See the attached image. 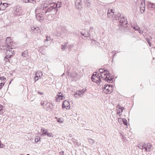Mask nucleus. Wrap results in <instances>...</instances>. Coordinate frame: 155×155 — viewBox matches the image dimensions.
<instances>
[{
	"label": "nucleus",
	"mask_w": 155,
	"mask_h": 155,
	"mask_svg": "<svg viewBox=\"0 0 155 155\" xmlns=\"http://www.w3.org/2000/svg\"><path fill=\"white\" fill-rule=\"evenodd\" d=\"M116 19L118 20L119 22V25L120 26L124 28H126L127 26V21L125 17L121 16L120 14L119 16L117 15L116 16Z\"/></svg>",
	"instance_id": "obj_1"
},
{
	"label": "nucleus",
	"mask_w": 155,
	"mask_h": 155,
	"mask_svg": "<svg viewBox=\"0 0 155 155\" xmlns=\"http://www.w3.org/2000/svg\"><path fill=\"white\" fill-rule=\"evenodd\" d=\"M41 11V8H37L35 10V12L36 13V17L37 20L39 21L40 22L41 21L44 19V18L43 15H44L43 12H40Z\"/></svg>",
	"instance_id": "obj_2"
},
{
	"label": "nucleus",
	"mask_w": 155,
	"mask_h": 155,
	"mask_svg": "<svg viewBox=\"0 0 155 155\" xmlns=\"http://www.w3.org/2000/svg\"><path fill=\"white\" fill-rule=\"evenodd\" d=\"M54 3H51L48 6L45 5V4L43 5V10L45 12H43L44 14H45L47 12H53V10H55L54 9V7L53 6H51V5L53 4Z\"/></svg>",
	"instance_id": "obj_3"
},
{
	"label": "nucleus",
	"mask_w": 155,
	"mask_h": 155,
	"mask_svg": "<svg viewBox=\"0 0 155 155\" xmlns=\"http://www.w3.org/2000/svg\"><path fill=\"white\" fill-rule=\"evenodd\" d=\"M113 87V86L112 85L106 84L102 88L103 91L106 94H110L112 92L111 91L112 90Z\"/></svg>",
	"instance_id": "obj_4"
},
{
	"label": "nucleus",
	"mask_w": 155,
	"mask_h": 155,
	"mask_svg": "<svg viewBox=\"0 0 155 155\" xmlns=\"http://www.w3.org/2000/svg\"><path fill=\"white\" fill-rule=\"evenodd\" d=\"M12 49L8 48L7 49L6 54V56L8 57L9 58H11L13 56V54H14V51H12Z\"/></svg>",
	"instance_id": "obj_5"
},
{
	"label": "nucleus",
	"mask_w": 155,
	"mask_h": 155,
	"mask_svg": "<svg viewBox=\"0 0 155 155\" xmlns=\"http://www.w3.org/2000/svg\"><path fill=\"white\" fill-rule=\"evenodd\" d=\"M75 2L76 8L78 9H80L81 8L82 5L81 0H76Z\"/></svg>",
	"instance_id": "obj_6"
},
{
	"label": "nucleus",
	"mask_w": 155,
	"mask_h": 155,
	"mask_svg": "<svg viewBox=\"0 0 155 155\" xmlns=\"http://www.w3.org/2000/svg\"><path fill=\"white\" fill-rule=\"evenodd\" d=\"M62 107L63 108H65L67 109L68 108H69L70 106L68 101L66 100L64 101L62 104Z\"/></svg>",
	"instance_id": "obj_7"
},
{
	"label": "nucleus",
	"mask_w": 155,
	"mask_h": 155,
	"mask_svg": "<svg viewBox=\"0 0 155 155\" xmlns=\"http://www.w3.org/2000/svg\"><path fill=\"white\" fill-rule=\"evenodd\" d=\"M114 15V12L112 9H109L107 12V16L109 18L112 17Z\"/></svg>",
	"instance_id": "obj_8"
},
{
	"label": "nucleus",
	"mask_w": 155,
	"mask_h": 155,
	"mask_svg": "<svg viewBox=\"0 0 155 155\" xmlns=\"http://www.w3.org/2000/svg\"><path fill=\"white\" fill-rule=\"evenodd\" d=\"M104 79H105V81L109 83H112L113 81V79L111 76V77L106 76V78H104Z\"/></svg>",
	"instance_id": "obj_9"
},
{
	"label": "nucleus",
	"mask_w": 155,
	"mask_h": 155,
	"mask_svg": "<svg viewBox=\"0 0 155 155\" xmlns=\"http://www.w3.org/2000/svg\"><path fill=\"white\" fill-rule=\"evenodd\" d=\"M8 5L7 3H3L2 4H0V10H4L8 7Z\"/></svg>",
	"instance_id": "obj_10"
},
{
	"label": "nucleus",
	"mask_w": 155,
	"mask_h": 155,
	"mask_svg": "<svg viewBox=\"0 0 155 155\" xmlns=\"http://www.w3.org/2000/svg\"><path fill=\"white\" fill-rule=\"evenodd\" d=\"M57 26L58 27H61V33H65L67 31V29L65 27L61 26L60 24H58V25Z\"/></svg>",
	"instance_id": "obj_11"
},
{
	"label": "nucleus",
	"mask_w": 155,
	"mask_h": 155,
	"mask_svg": "<svg viewBox=\"0 0 155 155\" xmlns=\"http://www.w3.org/2000/svg\"><path fill=\"white\" fill-rule=\"evenodd\" d=\"M94 74L92 76L91 78V79L92 81H93L94 82H96L98 84H100L101 82V79L100 78H99L98 79V80H95V79L94 78Z\"/></svg>",
	"instance_id": "obj_12"
},
{
	"label": "nucleus",
	"mask_w": 155,
	"mask_h": 155,
	"mask_svg": "<svg viewBox=\"0 0 155 155\" xmlns=\"http://www.w3.org/2000/svg\"><path fill=\"white\" fill-rule=\"evenodd\" d=\"M64 97L62 94L61 95H58L57 96H56V97L57 101H60V99H61V100H63L64 99Z\"/></svg>",
	"instance_id": "obj_13"
},
{
	"label": "nucleus",
	"mask_w": 155,
	"mask_h": 155,
	"mask_svg": "<svg viewBox=\"0 0 155 155\" xmlns=\"http://www.w3.org/2000/svg\"><path fill=\"white\" fill-rule=\"evenodd\" d=\"M68 42H64V45H62L61 48L62 51H64L67 48V45Z\"/></svg>",
	"instance_id": "obj_14"
},
{
	"label": "nucleus",
	"mask_w": 155,
	"mask_h": 155,
	"mask_svg": "<svg viewBox=\"0 0 155 155\" xmlns=\"http://www.w3.org/2000/svg\"><path fill=\"white\" fill-rule=\"evenodd\" d=\"M145 144V147H144V149L146 150V151H149L150 149L151 148V146L150 144H147L146 147V144L145 143H144Z\"/></svg>",
	"instance_id": "obj_15"
},
{
	"label": "nucleus",
	"mask_w": 155,
	"mask_h": 155,
	"mask_svg": "<svg viewBox=\"0 0 155 155\" xmlns=\"http://www.w3.org/2000/svg\"><path fill=\"white\" fill-rule=\"evenodd\" d=\"M12 44L11 41H10L9 43H8L7 44V46L8 48L10 49H13L12 47Z\"/></svg>",
	"instance_id": "obj_16"
},
{
	"label": "nucleus",
	"mask_w": 155,
	"mask_h": 155,
	"mask_svg": "<svg viewBox=\"0 0 155 155\" xmlns=\"http://www.w3.org/2000/svg\"><path fill=\"white\" fill-rule=\"evenodd\" d=\"M28 55V51L27 50L25 51L21 54V55L23 57H26Z\"/></svg>",
	"instance_id": "obj_17"
},
{
	"label": "nucleus",
	"mask_w": 155,
	"mask_h": 155,
	"mask_svg": "<svg viewBox=\"0 0 155 155\" xmlns=\"http://www.w3.org/2000/svg\"><path fill=\"white\" fill-rule=\"evenodd\" d=\"M138 146V147L141 149H144L145 144H143V143L139 144Z\"/></svg>",
	"instance_id": "obj_18"
},
{
	"label": "nucleus",
	"mask_w": 155,
	"mask_h": 155,
	"mask_svg": "<svg viewBox=\"0 0 155 155\" xmlns=\"http://www.w3.org/2000/svg\"><path fill=\"white\" fill-rule=\"evenodd\" d=\"M54 7V9H55V10H53V12H51L52 14L53 15H54L56 14V13L58 11V9L57 8L55 7V6H53Z\"/></svg>",
	"instance_id": "obj_19"
},
{
	"label": "nucleus",
	"mask_w": 155,
	"mask_h": 155,
	"mask_svg": "<svg viewBox=\"0 0 155 155\" xmlns=\"http://www.w3.org/2000/svg\"><path fill=\"white\" fill-rule=\"evenodd\" d=\"M87 139L88 142L91 144H93L94 143V141L90 138H87Z\"/></svg>",
	"instance_id": "obj_20"
},
{
	"label": "nucleus",
	"mask_w": 155,
	"mask_h": 155,
	"mask_svg": "<svg viewBox=\"0 0 155 155\" xmlns=\"http://www.w3.org/2000/svg\"><path fill=\"white\" fill-rule=\"evenodd\" d=\"M61 2H58L57 3V4H54L53 5L55 6V7H56L57 8H59L61 7Z\"/></svg>",
	"instance_id": "obj_21"
},
{
	"label": "nucleus",
	"mask_w": 155,
	"mask_h": 155,
	"mask_svg": "<svg viewBox=\"0 0 155 155\" xmlns=\"http://www.w3.org/2000/svg\"><path fill=\"white\" fill-rule=\"evenodd\" d=\"M0 49L3 50H5L6 49L7 50V49H8L7 45H2V47H1Z\"/></svg>",
	"instance_id": "obj_22"
},
{
	"label": "nucleus",
	"mask_w": 155,
	"mask_h": 155,
	"mask_svg": "<svg viewBox=\"0 0 155 155\" xmlns=\"http://www.w3.org/2000/svg\"><path fill=\"white\" fill-rule=\"evenodd\" d=\"M104 74H106V76H108L111 77V74L109 73V72L108 70H107L106 69V71H105V72L104 73Z\"/></svg>",
	"instance_id": "obj_23"
},
{
	"label": "nucleus",
	"mask_w": 155,
	"mask_h": 155,
	"mask_svg": "<svg viewBox=\"0 0 155 155\" xmlns=\"http://www.w3.org/2000/svg\"><path fill=\"white\" fill-rule=\"evenodd\" d=\"M40 140V137L38 136H35V142H38Z\"/></svg>",
	"instance_id": "obj_24"
},
{
	"label": "nucleus",
	"mask_w": 155,
	"mask_h": 155,
	"mask_svg": "<svg viewBox=\"0 0 155 155\" xmlns=\"http://www.w3.org/2000/svg\"><path fill=\"white\" fill-rule=\"evenodd\" d=\"M91 33L89 31H85V37H90L91 36Z\"/></svg>",
	"instance_id": "obj_25"
},
{
	"label": "nucleus",
	"mask_w": 155,
	"mask_h": 155,
	"mask_svg": "<svg viewBox=\"0 0 155 155\" xmlns=\"http://www.w3.org/2000/svg\"><path fill=\"white\" fill-rule=\"evenodd\" d=\"M106 74H105L104 73L101 74L100 75V76L105 81V79H104V78H106Z\"/></svg>",
	"instance_id": "obj_26"
},
{
	"label": "nucleus",
	"mask_w": 155,
	"mask_h": 155,
	"mask_svg": "<svg viewBox=\"0 0 155 155\" xmlns=\"http://www.w3.org/2000/svg\"><path fill=\"white\" fill-rule=\"evenodd\" d=\"M4 107L2 105H0V114H1L2 113H3V109H4Z\"/></svg>",
	"instance_id": "obj_27"
},
{
	"label": "nucleus",
	"mask_w": 155,
	"mask_h": 155,
	"mask_svg": "<svg viewBox=\"0 0 155 155\" xmlns=\"http://www.w3.org/2000/svg\"><path fill=\"white\" fill-rule=\"evenodd\" d=\"M9 58H8V57L5 56L4 57V60H5V62H10L9 60Z\"/></svg>",
	"instance_id": "obj_28"
},
{
	"label": "nucleus",
	"mask_w": 155,
	"mask_h": 155,
	"mask_svg": "<svg viewBox=\"0 0 155 155\" xmlns=\"http://www.w3.org/2000/svg\"><path fill=\"white\" fill-rule=\"evenodd\" d=\"M117 108L120 109L121 110V112H122L123 111V110L124 109V107H122L119 105H117L116 107Z\"/></svg>",
	"instance_id": "obj_29"
},
{
	"label": "nucleus",
	"mask_w": 155,
	"mask_h": 155,
	"mask_svg": "<svg viewBox=\"0 0 155 155\" xmlns=\"http://www.w3.org/2000/svg\"><path fill=\"white\" fill-rule=\"evenodd\" d=\"M51 40V39L50 37H46V38L44 41L45 44H46V41H50Z\"/></svg>",
	"instance_id": "obj_30"
},
{
	"label": "nucleus",
	"mask_w": 155,
	"mask_h": 155,
	"mask_svg": "<svg viewBox=\"0 0 155 155\" xmlns=\"http://www.w3.org/2000/svg\"><path fill=\"white\" fill-rule=\"evenodd\" d=\"M76 93L79 96L82 97V95H82V93H81V90L77 91V92H76Z\"/></svg>",
	"instance_id": "obj_31"
},
{
	"label": "nucleus",
	"mask_w": 155,
	"mask_h": 155,
	"mask_svg": "<svg viewBox=\"0 0 155 155\" xmlns=\"http://www.w3.org/2000/svg\"><path fill=\"white\" fill-rule=\"evenodd\" d=\"M105 71H106V69L103 70L101 68L99 69V71L101 73L103 74L105 72Z\"/></svg>",
	"instance_id": "obj_32"
},
{
	"label": "nucleus",
	"mask_w": 155,
	"mask_h": 155,
	"mask_svg": "<svg viewBox=\"0 0 155 155\" xmlns=\"http://www.w3.org/2000/svg\"><path fill=\"white\" fill-rule=\"evenodd\" d=\"M71 140L74 143V144H75V145L77 144V142L76 141V140L74 138H72Z\"/></svg>",
	"instance_id": "obj_33"
},
{
	"label": "nucleus",
	"mask_w": 155,
	"mask_h": 155,
	"mask_svg": "<svg viewBox=\"0 0 155 155\" xmlns=\"http://www.w3.org/2000/svg\"><path fill=\"white\" fill-rule=\"evenodd\" d=\"M31 32L32 33H34L35 32V27H32L31 28Z\"/></svg>",
	"instance_id": "obj_34"
},
{
	"label": "nucleus",
	"mask_w": 155,
	"mask_h": 155,
	"mask_svg": "<svg viewBox=\"0 0 155 155\" xmlns=\"http://www.w3.org/2000/svg\"><path fill=\"white\" fill-rule=\"evenodd\" d=\"M146 41H147L148 43V44L150 45V46H151V43L150 42L149 39H148L147 38H146Z\"/></svg>",
	"instance_id": "obj_35"
},
{
	"label": "nucleus",
	"mask_w": 155,
	"mask_h": 155,
	"mask_svg": "<svg viewBox=\"0 0 155 155\" xmlns=\"http://www.w3.org/2000/svg\"><path fill=\"white\" fill-rule=\"evenodd\" d=\"M5 83V82H4L3 83H1L0 84V89L2 88V87L3 86Z\"/></svg>",
	"instance_id": "obj_36"
},
{
	"label": "nucleus",
	"mask_w": 155,
	"mask_h": 155,
	"mask_svg": "<svg viewBox=\"0 0 155 155\" xmlns=\"http://www.w3.org/2000/svg\"><path fill=\"white\" fill-rule=\"evenodd\" d=\"M123 123L125 125H126V126L127 125V120H123Z\"/></svg>",
	"instance_id": "obj_37"
},
{
	"label": "nucleus",
	"mask_w": 155,
	"mask_h": 155,
	"mask_svg": "<svg viewBox=\"0 0 155 155\" xmlns=\"http://www.w3.org/2000/svg\"><path fill=\"white\" fill-rule=\"evenodd\" d=\"M29 2L30 3H31L33 4H35L36 2V0H29Z\"/></svg>",
	"instance_id": "obj_38"
},
{
	"label": "nucleus",
	"mask_w": 155,
	"mask_h": 155,
	"mask_svg": "<svg viewBox=\"0 0 155 155\" xmlns=\"http://www.w3.org/2000/svg\"><path fill=\"white\" fill-rule=\"evenodd\" d=\"M81 34L82 36H85V30H84L83 31H82L81 32Z\"/></svg>",
	"instance_id": "obj_39"
},
{
	"label": "nucleus",
	"mask_w": 155,
	"mask_h": 155,
	"mask_svg": "<svg viewBox=\"0 0 155 155\" xmlns=\"http://www.w3.org/2000/svg\"><path fill=\"white\" fill-rule=\"evenodd\" d=\"M47 135L48 137H53V136L52 135V134L51 133H48V134Z\"/></svg>",
	"instance_id": "obj_40"
},
{
	"label": "nucleus",
	"mask_w": 155,
	"mask_h": 155,
	"mask_svg": "<svg viewBox=\"0 0 155 155\" xmlns=\"http://www.w3.org/2000/svg\"><path fill=\"white\" fill-rule=\"evenodd\" d=\"M94 29L92 27H90V28L89 30V32L91 33V32H94L93 31Z\"/></svg>",
	"instance_id": "obj_41"
},
{
	"label": "nucleus",
	"mask_w": 155,
	"mask_h": 155,
	"mask_svg": "<svg viewBox=\"0 0 155 155\" xmlns=\"http://www.w3.org/2000/svg\"><path fill=\"white\" fill-rule=\"evenodd\" d=\"M4 146L5 145L1 143V142L0 140V148H3Z\"/></svg>",
	"instance_id": "obj_42"
},
{
	"label": "nucleus",
	"mask_w": 155,
	"mask_h": 155,
	"mask_svg": "<svg viewBox=\"0 0 155 155\" xmlns=\"http://www.w3.org/2000/svg\"><path fill=\"white\" fill-rule=\"evenodd\" d=\"M91 41L92 42L93 44H96V43H98L97 41H95L94 39H91Z\"/></svg>",
	"instance_id": "obj_43"
},
{
	"label": "nucleus",
	"mask_w": 155,
	"mask_h": 155,
	"mask_svg": "<svg viewBox=\"0 0 155 155\" xmlns=\"http://www.w3.org/2000/svg\"><path fill=\"white\" fill-rule=\"evenodd\" d=\"M57 121L58 122H60L61 123H62L63 122V121L62 120V119H61L60 118H58V119L57 120Z\"/></svg>",
	"instance_id": "obj_44"
},
{
	"label": "nucleus",
	"mask_w": 155,
	"mask_h": 155,
	"mask_svg": "<svg viewBox=\"0 0 155 155\" xmlns=\"http://www.w3.org/2000/svg\"><path fill=\"white\" fill-rule=\"evenodd\" d=\"M0 79L1 80L5 81L6 79V78L4 77H0Z\"/></svg>",
	"instance_id": "obj_45"
},
{
	"label": "nucleus",
	"mask_w": 155,
	"mask_h": 155,
	"mask_svg": "<svg viewBox=\"0 0 155 155\" xmlns=\"http://www.w3.org/2000/svg\"><path fill=\"white\" fill-rule=\"evenodd\" d=\"M40 74H39L38 73V72H37L35 74V76L37 77H40Z\"/></svg>",
	"instance_id": "obj_46"
},
{
	"label": "nucleus",
	"mask_w": 155,
	"mask_h": 155,
	"mask_svg": "<svg viewBox=\"0 0 155 155\" xmlns=\"http://www.w3.org/2000/svg\"><path fill=\"white\" fill-rule=\"evenodd\" d=\"M140 10L141 13H143L145 11V9H143V8L142 9L141 8H140Z\"/></svg>",
	"instance_id": "obj_47"
},
{
	"label": "nucleus",
	"mask_w": 155,
	"mask_h": 155,
	"mask_svg": "<svg viewBox=\"0 0 155 155\" xmlns=\"http://www.w3.org/2000/svg\"><path fill=\"white\" fill-rule=\"evenodd\" d=\"M155 4L152 3L151 4V7L152 8H155Z\"/></svg>",
	"instance_id": "obj_48"
},
{
	"label": "nucleus",
	"mask_w": 155,
	"mask_h": 155,
	"mask_svg": "<svg viewBox=\"0 0 155 155\" xmlns=\"http://www.w3.org/2000/svg\"><path fill=\"white\" fill-rule=\"evenodd\" d=\"M74 96L76 98H78V94H77L76 93L74 94Z\"/></svg>",
	"instance_id": "obj_49"
},
{
	"label": "nucleus",
	"mask_w": 155,
	"mask_h": 155,
	"mask_svg": "<svg viewBox=\"0 0 155 155\" xmlns=\"http://www.w3.org/2000/svg\"><path fill=\"white\" fill-rule=\"evenodd\" d=\"M48 133L47 131H45L42 134L45 135H47Z\"/></svg>",
	"instance_id": "obj_50"
},
{
	"label": "nucleus",
	"mask_w": 155,
	"mask_h": 155,
	"mask_svg": "<svg viewBox=\"0 0 155 155\" xmlns=\"http://www.w3.org/2000/svg\"><path fill=\"white\" fill-rule=\"evenodd\" d=\"M85 91H86V90H84V89H82L81 90V92L82 93V94L84 93V92H85Z\"/></svg>",
	"instance_id": "obj_51"
},
{
	"label": "nucleus",
	"mask_w": 155,
	"mask_h": 155,
	"mask_svg": "<svg viewBox=\"0 0 155 155\" xmlns=\"http://www.w3.org/2000/svg\"><path fill=\"white\" fill-rule=\"evenodd\" d=\"M35 31H38L39 30V28L37 27V28H35Z\"/></svg>",
	"instance_id": "obj_52"
},
{
	"label": "nucleus",
	"mask_w": 155,
	"mask_h": 155,
	"mask_svg": "<svg viewBox=\"0 0 155 155\" xmlns=\"http://www.w3.org/2000/svg\"><path fill=\"white\" fill-rule=\"evenodd\" d=\"M23 2H24L27 3L28 2H29V0H23Z\"/></svg>",
	"instance_id": "obj_53"
},
{
	"label": "nucleus",
	"mask_w": 155,
	"mask_h": 155,
	"mask_svg": "<svg viewBox=\"0 0 155 155\" xmlns=\"http://www.w3.org/2000/svg\"><path fill=\"white\" fill-rule=\"evenodd\" d=\"M34 79L35 81H37L39 79V78H38L37 77H36L35 76V77L34 78Z\"/></svg>",
	"instance_id": "obj_54"
},
{
	"label": "nucleus",
	"mask_w": 155,
	"mask_h": 155,
	"mask_svg": "<svg viewBox=\"0 0 155 155\" xmlns=\"http://www.w3.org/2000/svg\"><path fill=\"white\" fill-rule=\"evenodd\" d=\"M38 93L39 94L41 95H43L44 94V93H43L39 91H38Z\"/></svg>",
	"instance_id": "obj_55"
},
{
	"label": "nucleus",
	"mask_w": 155,
	"mask_h": 155,
	"mask_svg": "<svg viewBox=\"0 0 155 155\" xmlns=\"http://www.w3.org/2000/svg\"><path fill=\"white\" fill-rule=\"evenodd\" d=\"M45 101H43V102H41V106H43L45 104Z\"/></svg>",
	"instance_id": "obj_56"
},
{
	"label": "nucleus",
	"mask_w": 155,
	"mask_h": 155,
	"mask_svg": "<svg viewBox=\"0 0 155 155\" xmlns=\"http://www.w3.org/2000/svg\"><path fill=\"white\" fill-rule=\"evenodd\" d=\"M41 131L44 133L45 131V130L44 128H42L41 129Z\"/></svg>",
	"instance_id": "obj_57"
},
{
	"label": "nucleus",
	"mask_w": 155,
	"mask_h": 155,
	"mask_svg": "<svg viewBox=\"0 0 155 155\" xmlns=\"http://www.w3.org/2000/svg\"><path fill=\"white\" fill-rule=\"evenodd\" d=\"M73 47V45H68V48H71Z\"/></svg>",
	"instance_id": "obj_58"
},
{
	"label": "nucleus",
	"mask_w": 155,
	"mask_h": 155,
	"mask_svg": "<svg viewBox=\"0 0 155 155\" xmlns=\"http://www.w3.org/2000/svg\"><path fill=\"white\" fill-rule=\"evenodd\" d=\"M136 30H137L138 31H139L140 33V28L138 27Z\"/></svg>",
	"instance_id": "obj_59"
},
{
	"label": "nucleus",
	"mask_w": 155,
	"mask_h": 155,
	"mask_svg": "<svg viewBox=\"0 0 155 155\" xmlns=\"http://www.w3.org/2000/svg\"><path fill=\"white\" fill-rule=\"evenodd\" d=\"M10 39V38L8 37H7L6 39V41H7L8 40H9Z\"/></svg>",
	"instance_id": "obj_60"
},
{
	"label": "nucleus",
	"mask_w": 155,
	"mask_h": 155,
	"mask_svg": "<svg viewBox=\"0 0 155 155\" xmlns=\"http://www.w3.org/2000/svg\"><path fill=\"white\" fill-rule=\"evenodd\" d=\"M60 153H61V155L63 154L64 153V152L63 151H61Z\"/></svg>",
	"instance_id": "obj_61"
},
{
	"label": "nucleus",
	"mask_w": 155,
	"mask_h": 155,
	"mask_svg": "<svg viewBox=\"0 0 155 155\" xmlns=\"http://www.w3.org/2000/svg\"><path fill=\"white\" fill-rule=\"evenodd\" d=\"M120 135L121 136H122V137L123 136V133H120Z\"/></svg>",
	"instance_id": "obj_62"
},
{
	"label": "nucleus",
	"mask_w": 155,
	"mask_h": 155,
	"mask_svg": "<svg viewBox=\"0 0 155 155\" xmlns=\"http://www.w3.org/2000/svg\"><path fill=\"white\" fill-rule=\"evenodd\" d=\"M68 136H69V137H72V135H71V134H69Z\"/></svg>",
	"instance_id": "obj_63"
},
{
	"label": "nucleus",
	"mask_w": 155,
	"mask_h": 155,
	"mask_svg": "<svg viewBox=\"0 0 155 155\" xmlns=\"http://www.w3.org/2000/svg\"><path fill=\"white\" fill-rule=\"evenodd\" d=\"M121 112H120V111L118 112L117 113V114H120V113Z\"/></svg>",
	"instance_id": "obj_64"
}]
</instances>
